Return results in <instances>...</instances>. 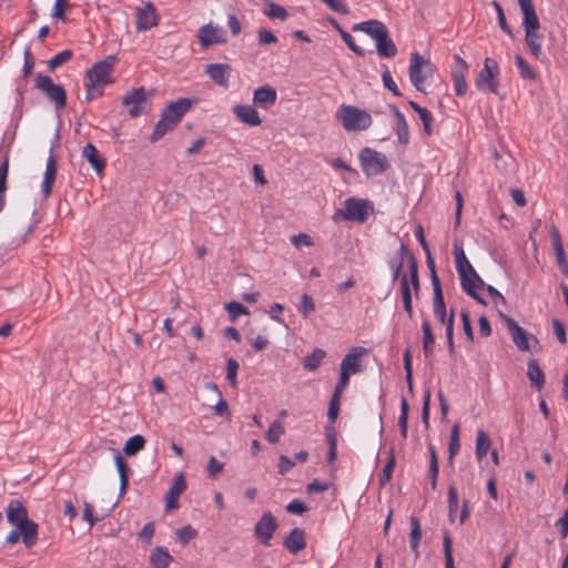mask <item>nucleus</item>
I'll return each mask as SVG.
<instances>
[{"mask_svg": "<svg viewBox=\"0 0 568 568\" xmlns=\"http://www.w3.org/2000/svg\"><path fill=\"white\" fill-rule=\"evenodd\" d=\"M232 68L227 63H210L204 68V73L217 85L227 89L230 85Z\"/></svg>", "mask_w": 568, "mask_h": 568, "instance_id": "18", "label": "nucleus"}, {"mask_svg": "<svg viewBox=\"0 0 568 568\" xmlns=\"http://www.w3.org/2000/svg\"><path fill=\"white\" fill-rule=\"evenodd\" d=\"M423 331V351L426 357L430 356L434 352L435 337L432 332L429 321L424 320L422 323Z\"/></svg>", "mask_w": 568, "mask_h": 568, "instance_id": "35", "label": "nucleus"}, {"mask_svg": "<svg viewBox=\"0 0 568 568\" xmlns=\"http://www.w3.org/2000/svg\"><path fill=\"white\" fill-rule=\"evenodd\" d=\"M284 427L283 425L278 422V420H275L273 422L267 432H266V439L271 443V444H276L278 443L281 436L284 434Z\"/></svg>", "mask_w": 568, "mask_h": 568, "instance_id": "47", "label": "nucleus"}, {"mask_svg": "<svg viewBox=\"0 0 568 568\" xmlns=\"http://www.w3.org/2000/svg\"><path fill=\"white\" fill-rule=\"evenodd\" d=\"M326 353L321 348H315L312 353L307 354L303 359V366L306 371H315L323 359Z\"/></svg>", "mask_w": 568, "mask_h": 568, "instance_id": "36", "label": "nucleus"}, {"mask_svg": "<svg viewBox=\"0 0 568 568\" xmlns=\"http://www.w3.org/2000/svg\"><path fill=\"white\" fill-rule=\"evenodd\" d=\"M186 489L185 477L182 473L174 476V479L165 494V510L170 511L179 507V497Z\"/></svg>", "mask_w": 568, "mask_h": 568, "instance_id": "20", "label": "nucleus"}, {"mask_svg": "<svg viewBox=\"0 0 568 568\" xmlns=\"http://www.w3.org/2000/svg\"><path fill=\"white\" fill-rule=\"evenodd\" d=\"M57 171H58L57 161H55L54 155L52 154V151H50L49 158L47 160L43 181L41 184V192L44 197L50 196V194L52 192V185H53L55 176H57Z\"/></svg>", "mask_w": 568, "mask_h": 568, "instance_id": "22", "label": "nucleus"}, {"mask_svg": "<svg viewBox=\"0 0 568 568\" xmlns=\"http://www.w3.org/2000/svg\"><path fill=\"white\" fill-rule=\"evenodd\" d=\"M135 18V28L139 32L146 31L158 24L156 10L152 2L136 8Z\"/></svg>", "mask_w": 568, "mask_h": 568, "instance_id": "17", "label": "nucleus"}, {"mask_svg": "<svg viewBox=\"0 0 568 568\" xmlns=\"http://www.w3.org/2000/svg\"><path fill=\"white\" fill-rule=\"evenodd\" d=\"M196 534V530L191 525H186L175 531L176 537L183 546L195 538Z\"/></svg>", "mask_w": 568, "mask_h": 568, "instance_id": "53", "label": "nucleus"}, {"mask_svg": "<svg viewBox=\"0 0 568 568\" xmlns=\"http://www.w3.org/2000/svg\"><path fill=\"white\" fill-rule=\"evenodd\" d=\"M460 449V442H459V427L458 425H454L450 430V438H449V445H448V460L450 464L454 462V457Z\"/></svg>", "mask_w": 568, "mask_h": 568, "instance_id": "41", "label": "nucleus"}, {"mask_svg": "<svg viewBox=\"0 0 568 568\" xmlns=\"http://www.w3.org/2000/svg\"><path fill=\"white\" fill-rule=\"evenodd\" d=\"M409 405L405 397L400 400V413L398 417V426L403 438L407 437V423H408Z\"/></svg>", "mask_w": 568, "mask_h": 568, "instance_id": "44", "label": "nucleus"}, {"mask_svg": "<svg viewBox=\"0 0 568 568\" xmlns=\"http://www.w3.org/2000/svg\"><path fill=\"white\" fill-rule=\"evenodd\" d=\"M363 172L366 176H377L384 173L388 166L387 158L375 150L364 148L358 155Z\"/></svg>", "mask_w": 568, "mask_h": 568, "instance_id": "8", "label": "nucleus"}, {"mask_svg": "<svg viewBox=\"0 0 568 568\" xmlns=\"http://www.w3.org/2000/svg\"><path fill=\"white\" fill-rule=\"evenodd\" d=\"M405 260L408 262L410 284L415 291V294L418 295L420 287L417 261L414 254L404 243L400 244L398 251L394 256L390 257L388 262V266L392 271V282L394 283L399 278Z\"/></svg>", "mask_w": 568, "mask_h": 568, "instance_id": "6", "label": "nucleus"}, {"mask_svg": "<svg viewBox=\"0 0 568 568\" xmlns=\"http://www.w3.org/2000/svg\"><path fill=\"white\" fill-rule=\"evenodd\" d=\"M432 64L418 52L410 54L409 79L417 91H424V82L426 73L430 70Z\"/></svg>", "mask_w": 568, "mask_h": 568, "instance_id": "12", "label": "nucleus"}, {"mask_svg": "<svg viewBox=\"0 0 568 568\" xmlns=\"http://www.w3.org/2000/svg\"><path fill=\"white\" fill-rule=\"evenodd\" d=\"M34 85L55 105L58 110L65 106V90L62 85L55 84L49 75L38 74L34 79Z\"/></svg>", "mask_w": 568, "mask_h": 568, "instance_id": "10", "label": "nucleus"}, {"mask_svg": "<svg viewBox=\"0 0 568 568\" xmlns=\"http://www.w3.org/2000/svg\"><path fill=\"white\" fill-rule=\"evenodd\" d=\"M443 548H444V556H445V568H454L452 538L448 534L444 535Z\"/></svg>", "mask_w": 568, "mask_h": 568, "instance_id": "54", "label": "nucleus"}, {"mask_svg": "<svg viewBox=\"0 0 568 568\" xmlns=\"http://www.w3.org/2000/svg\"><path fill=\"white\" fill-rule=\"evenodd\" d=\"M175 128V125L171 124L166 119L160 118V120L156 122L154 130L151 135V141L155 142L163 138L168 132L172 131Z\"/></svg>", "mask_w": 568, "mask_h": 568, "instance_id": "42", "label": "nucleus"}, {"mask_svg": "<svg viewBox=\"0 0 568 568\" xmlns=\"http://www.w3.org/2000/svg\"><path fill=\"white\" fill-rule=\"evenodd\" d=\"M353 31H362L371 37L376 47L377 54L383 59L394 58L398 50L389 37L387 27L379 20L371 19L353 26Z\"/></svg>", "mask_w": 568, "mask_h": 568, "instance_id": "4", "label": "nucleus"}, {"mask_svg": "<svg viewBox=\"0 0 568 568\" xmlns=\"http://www.w3.org/2000/svg\"><path fill=\"white\" fill-rule=\"evenodd\" d=\"M116 58L108 55L105 59L94 63L84 75L85 100L92 101L103 94L104 87L113 83L112 72Z\"/></svg>", "mask_w": 568, "mask_h": 568, "instance_id": "1", "label": "nucleus"}, {"mask_svg": "<svg viewBox=\"0 0 568 568\" xmlns=\"http://www.w3.org/2000/svg\"><path fill=\"white\" fill-rule=\"evenodd\" d=\"M537 30L538 29L525 30V40L531 54L537 60H541L544 58V53L541 51V37L538 34Z\"/></svg>", "mask_w": 568, "mask_h": 568, "instance_id": "30", "label": "nucleus"}, {"mask_svg": "<svg viewBox=\"0 0 568 568\" xmlns=\"http://www.w3.org/2000/svg\"><path fill=\"white\" fill-rule=\"evenodd\" d=\"M122 104L128 106V113L131 118H138L151 110V98L145 88L133 89L122 99Z\"/></svg>", "mask_w": 568, "mask_h": 568, "instance_id": "9", "label": "nucleus"}, {"mask_svg": "<svg viewBox=\"0 0 568 568\" xmlns=\"http://www.w3.org/2000/svg\"><path fill=\"white\" fill-rule=\"evenodd\" d=\"M429 450V478H437L439 473V464H438V457L437 452L434 445H428Z\"/></svg>", "mask_w": 568, "mask_h": 568, "instance_id": "50", "label": "nucleus"}, {"mask_svg": "<svg viewBox=\"0 0 568 568\" xmlns=\"http://www.w3.org/2000/svg\"><path fill=\"white\" fill-rule=\"evenodd\" d=\"M314 311H315L314 300L308 294H303L302 297H301V303L298 305V312L304 317H307Z\"/></svg>", "mask_w": 568, "mask_h": 568, "instance_id": "55", "label": "nucleus"}, {"mask_svg": "<svg viewBox=\"0 0 568 568\" xmlns=\"http://www.w3.org/2000/svg\"><path fill=\"white\" fill-rule=\"evenodd\" d=\"M523 11V26L525 30L539 29L540 23L531 0H518Z\"/></svg>", "mask_w": 568, "mask_h": 568, "instance_id": "24", "label": "nucleus"}, {"mask_svg": "<svg viewBox=\"0 0 568 568\" xmlns=\"http://www.w3.org/2000/svg\"><path fill=\"white\" fill-rule=\"evenodd\" d=\"M491 446L489 436L481 429L477 430L476 434V449L475 455L478 462H481L486 457Z\"/></svg>", "mask_w": 568, "mask_h": 568, "instance_id": "32", "label": "nucleus"}, {"mask_svg": "<svg viewBox=\"0 0 568 568\" xmlns=\"http://www.w3.org/2000/svg\"><path fill=\"white\" fill-rule=\"evenodd\" d=\"M515 64L519 71L520 77L524 80H536L537 73L534 71V69L525 61V59L516 54L515 55Z\"/></svg>", "mask_w": 568, "mask_h": 568, "instance_id": "40", "label": "nucleus"}, {"mask_svg": "<svg viewBox=\"0 0 568 568\" xmlns=\"http://www.w3.org/2000/svg\"><path fill=\"white\" fill-rule=\"evenodd\" d=\"M335 118L347 132L365 131L373 123V119L366 110L351 104L339 105Z\"/></svg>", "mask_w": 568, "mask_h": 568, "instance_id": "5", "label": "nucleus"}, {"mask_svg": "<svg viewBox=\"0 0 568 568\" xmlns=\"http://www.w3.org/2000/svg\"><path fill=\"white\" fill-rule=\"evenodd\" d=\"M192 104L193 101L191 99L180 98L176 101L169 103L162 110L161 116L176 126L184 114L191 109Z\"/></svg>", "mask_w": 568, "mask_h": 568, "instance_id": "14", "label": "nucleus"}, {"mask_svg": "<svg viewBox=\"0 0 568 568\" xmlns=\"http://www.w3.org/2000/svg\"><path fill=\"white\" fill-rule=\"evenodd\" d=\"M173 557L165 547L156 546L150 554V564L153 568H168Z\"/></svg>", "mask_w": 568, "mask_h": 568, "instance_id": "27", "label": "nucleus"}, {"mask_svg": "<svg viewBox=\"0 0 568 568\" xmlns=\"http://www.w3.org/2000/svg\"><path fill=\"white\" fill-rule=\"evenodd\" d=\"M390 109L396 119L395 132L397 140L400 144H407L409 142V129L405 115L395 105H390Z\"/></svg>", "mask_w": 568, "mask_h": 568, "instance_id": "26", "label": "nucleus"}, {"mask_svg": "<svg viewBox=\"0 0 568 568\" xmlns=\"http://www.w3.org/2000/svg\"><path fill=\"white\" fill-rule=\"evenodd\" d=\"M458 493L455 486H449L448 488V516L449 520L453 523L455 520L457 510H458Z\"/></svg>", "mask_w": 568, "mask_h": 568, "instance_id": "45", "label": "nucleus"}, {"mask_svg": "<svg viewBox=\"0 0 568 568\" xmlns=\"http://www.w3.org/2000/svg\"><path fill=\"white\" fill-rule=\"evenodd\" d=\"M6 517L10 525L22 531V542L30 549L38 541L39 526L29 518L28 509L20 499H11L6 508Z\"/></svg>", "mask_w": 568, "mask_h": 568, "instance_id": "2", "label": "nucleus"}, {"mask_svg": "<svg viewBox=\"0 0 568 568\" xmlns=\"http://www.w3.org/2000/svg\"><path fill=\"white\" fill-rule=\"evenodd\" d=\"M69 7V0H55L52 9V18L57 20H64V11Z\"/></svg>", "mask_w": 568, "mask_h": 568, "instance_id": "60", "label": "nucleus"}, {"mask_svg": "<svg viewBox=\"0 0 568 568\" xmlns=\"http://www.w3.org/2000/svg\"><path fill=\"white\" fill-rule=\"evenodd\" d=\"M366 353L367 349L362 346L353 347L342 359L339 371L345 372L349 375H354L362 372L363 367L361 363V357Z\"/></svg>", "mask_w": 568, "mask_h": 568, "instance_id": "19", "label": "nucleus"}, {"mask_svg": "<svg viewBox=\"0 0 568 568\" xmlns=\"http://www.w3.org/2000/svg\"><path fill=\"white\" fill-rule=\"evenodd\" d=\"M114 463L120 476V494L122 495L124 494L129 483L128 465L120 454L114 455Z\"/></svg>", "mask_w": 568, "mask_h": 568, "instance_id": "37", "label": "nucleus"}, {"mask_svg": "<svg viewBox=\"0 0 568 568\" xmlns=\"http://www.w3.org/2000/svg\"><path fill=\"white\" fill-rule=\"evenodd\" d=\"M277 99V92L276 90L265 84L258 89H256L253 93V102L264 109H267L268 106L273 105L276 102Z\"/></svg>", "mask_w": 568, "mask_h": 568, "instance_id": "23", "label": "nucleus"}, {"mask_svg": "<svg viewBox=\"0 0 568 568\" xmlns=\"http://www.w3.org/2000/svg\"><path fill=\"white\" fill-rule=\"evenodd\" d=\"M233 114L239 121L250 126H258L262 121L253 105L250 104H236L232 109Z\"/></svg>", "mask_w": 568, "mask_h": 568, "instance_id": "21", "label": "nucleus"}, {"mask_svg": "<svg viewBox=\"0 0 568 568\" xmlns=\"http://www.w3.org/2000/svg\"><path fill=\"white\" fill-rule=\"evenodd\" d=\"M399 286L400 294L404 303V310L408 314L409 317L413 316V303H412V292H410V277L407 274H400L399 276Z\"/></svg>", "mask_w": 568, "mask_h": 568, "instance_id": "31", "label": "nucleus"}, {"mask_svg": "<svg viewBox=\"0 0 568 568\" xmlns=\"http://www.w3.org/2000/svg\"><path fill=\"white\" fill-rule=\"evenodd\" d=\"M144 444L145 439L142 435H134L126 440L123 452L128 456H133L144 447Z\"/></svg>", "mask_w": 568, "mask_h": 568, "instance_id": "39", "label": "nucleus"}, {"mask_svg": "<svg viewBox=\"0 0 568 568\" xmlns=\"http://www.w3.org/2000/svg\"><path fill=\"white\" fill-rule=\"evenodd\" d=\"M527 377L532 387L537 390H541L545 384V374L535 358L528 362Z\"/></svg>", "mask_w": 568, "mask_h": 568, "instance_id": "28", "label": "nucleus"}, {"mask_svg": "<svg viewBox=\"0 0 568 568\" xmlns=\"http://www.w3.org/2000/svg\"><path fill=\"white\" fill-rule=\"evenodd\" d=\"M426 264H427V267H428L429 273H430V282H432V285H433V291L437 290V287H442L439 277H438L437 272H436V264H435V261H434V258H433V256L430 254V251H428V253H426Z\"/></svg>", "mask_w": 568, "mask_h": 568, "instance_id": "52", "label": "nucleus"}, {"mask_svg": "<svg viewBox=\"0 0 568 568\" xmlns=\"http://www.w3.org/2000/svg\"><path fill=\"white\" fill-rule=\"evenodd\" d=\"M225 308L232 321L237 320L241 315L248 314V310L243 304L235 301L227 303Z\"/></svg>", "mask_w": 568, "mask_h": 568, "instance_id": "49", "label": "nucleus"}, {"mask_svg": "<svg viewBox=\"0 0 568 568\" xmlns=\"http://www.w3.org/2000/svg\"><path fill=\"white\" fill-rule=\"evenodd\" d=\"M237 369H239V363L235 359L230 358L227 361V366H226V378L230 381L231 385H233V386H235L237 383V381H236Z\"/></svg>", "mask_w": 568, "mask_h": 568, "instance_id": "61", "label": "nucleus"}, {"mask_svg": "<svg viewBox=\"0 0 568 568\" xmlns=\"http://www.w3.org/2000/svg\"><path fill=\"white\" fill-rule=\"evenodd\" d=\"M382 80H383L384 87L386 89H388L389 91H392L394 95H396V97L402 95V93H400L399 89L397 88V84L393 80V77L387 67H384V70L382 72Z\"/></svg>", "mask_w": 568, "mask_h": 568, "instance_id": "57", "label": "nucleus"}, {"mask_svg": "<svg viewBox=\"0 0 568 568\" xmlns=\"http://www.w3.org/2000/svg\"><path fill=\"white\" fill-rule=\"evenodd\" d=\"M341 398H342V395L334 394V393L331 397L329 406H328V410H327V416L331 422H335L338 416Z\"/></svg>", "mask_w": 568, "mask_h": 568, "instance_id": "59", "label": "nucleus"}, {"mask_svg": "<svg viewBox=\"0 0 568 568\" xmlns=\"http://www.w3.org/2000/svg\"><path fill=\"white\" fill-rule=\"evenodd\" d=\"M339 36L341 38L343 39V41L345 42V44L356 54L361 55V57H364L365 55V51L364 49H362L361 47H358L356 43H355V40L354 38L352 37L351 33H348L347 31L343 30V29H339Z\"/></svg>", "mask_w": 568, "mask_h": 568, "instance_id": "56", "label": "nucleus"}, {"mask_svg": "<svg viewBox=\"0 0 568 568\" xmlns=\"http://www.w3.org/2000/svg\"><path fill=\"white\" fill-rule=\"evenodd\" d=\"M455 265L460 280L463 291L474 298L477 303L486 305V301L479 295L476 290L483 288L485 282L477 274L470 262L465 255L462 246H454Z\"/></svg>", "mask_w": 568, "mask_h": 568, "instance_id": "3", "label": "nucleus"}, {"mask_svg": "<svg viewBox=\"0 0 568 568\" xmlns=\"http://www.w3.org/2000/svg\"><path fill=\"white\" fill-rule=\"evenodd\" d=\"M258 43L262 45L277 42L275 34L268 29H260L257 32Z\"/></svg>", "mask_w": 568, "mask_h": 568, "instance_id": "62", "label": "nucleus"}, {"mask_svg": "<svg viewBox=\"0 0 568 568\" xmlns=\"http://www.w3.org/2000/svg\"><path fill=\"white\" fill-rule=\"evenodd\" d=\"M284 547L294 555L303 550L306 547L304 530L298 527L292 529L284 539Z\"/></svg>", "mask_w": 568, "mask_h": 568, "instance_id": "25", "label": "nucleus"}, {"mask_svg": "<svg viewBox=\"0 0 568 568\" xmlns=\"http://www.w3.org/2000/svg\"><path fill=\"white\" fill-rule=\"evenodd\" d=\"M434 315L442 324L447 323V313L442 287L434 290Z\"/></svg>", "mask_w": 568, "mask_h": 568, "instance_id": "33", "label": "nucleus"}, {"mask_svg": "<svg viewBox=\"0 0 568 568\" xmlns=\"http://www.w3.org/2000/svg\"><path fill=\"white\" fill-rule=\"evenodd\" d=\"M498 75L499 65L493 58H486L484 61V68L475 80V84L480 91H488L490 93H497L498 91Z\"/></svg>", "mask_w": 568, "mask_h": 568, "instance_id": "11", "label": "nucleus"}, {"mask_svg": "<svg viewBox=\"0 0 568 568\" xmlns=\"http://www.w3.org/2000/svg\"><path fill=\"white\" fill-rule=\"evenodd\" d=\"M395 463H396L395 455H394V450L392 449L389 452L388 460H387L382 474L379 475V483L382 486L386 485L392 479L393 470L395 468Z\"/></svg>", "mask_w": 568, "mask_h": 568, "instance_id": "46", "label": "nucleus"}, {"mask_svg": "<svg viewBox=\"0 0 568 568\" xmlns=\"http://www.w3.org/2000/svg\"><path fill=\"white\" fill-rule=\"evenodd\" d=\"M291 242L295 247L312 246L314 244L312 237L306 233H298L291 237Z\"/></svg>", "mask_w": 568, "mask_h": 568, "instance_id": "63", "label": "nucleus"}, {"mask_svg": "<svg viewBox=\"0 0 568 568\" xmlns=\"http://www.w3.org/2000/svg\"><path fill=\"white\" fill-rule=\"evenodd\" d=\"M555 526L559 528L561 537L566 538L568 535V508L564 511L562 516L556 521Z\"/></svg>", "mask_w": 568, "mask_h": 568, "instance_id": "64", "label": "nucleus"}, {"mask_svg": "<svg viewBox=\"0 0 568 568\" xmlns=\"http://www.w3.org/2000/svg\"><path fill=\"white\" fill-rule=\"evenodd\" d=\"M409 106L418 114L419 120L423 123L424 133L426 135H430L433 133V129H432L433 115H432V113L426 108L420 106L415 101H409Z\"/></svg>", "mask_w": 568, "mask_h": 568, "instance_id": "34", "label": "nucleus"}, {"mask_svg": "<svg viewBox=\"0 0 568 568\" xmlns=\"http://www.w3.org/2000/svg\"><path fill=\"white\" fill-rule=\"evenodd\" d=\"M374 212V205L371 201L359 197H347L344 201V207L337 209L333 214L335 222L355 221L364 223Z\"/></svg>", "mask_w": 568, "mask_h": 568, "instance_id": "7", "label": "nucleus"}, {"mask_svg": "<svg viewBox=\"0 0 568 568\" xmlns=\"http://www.w3.org/2000/svg\"><path fill=\"white\" fill-rule=\"evenodd\" d=\"M493 7L497 13L498 24H499L500 29L504 32H506L510 38H513L514 33L506 21V17H505L503 7L497 1H493Z\"/></svg>", "mask_w": 568, "mask_h": 568, "instance_id": "51", "label": "nucleus"}, {"mask_svg": "<svg viewBox=\"0 0 568 568\" xmlns=\"http://www.w3.org/2000/svg\"><path fill=\"white\" fill-rule=\"evenodd\" d=\"M199 43L203 49L227 41L225 31L212 22L202 26L197 31Z\"/></svg>", "mask_w": 568, "mask_h": 568, "instance_id": "13", "label": "nucleus"}, {"mask_svg": "<svg viewBox=\"0 0 568 568\" xmlns=\"http://www.w3.org/2000/svg\"><path fill=\"white\" fill-rule=\"evenodd\" d=\"M468 72L467 62L459 55H455V65L452 71V78H466Z\"/></svg>", "mask_w": 568, "mask_h": 568, "instance_id": "58", "label": "nucleus"}, {"mask_svg": "<svg viewBox=\"0 0 568 568\" xmlns=\"http://www.w3.org/2000/svg\"><path fill=\"white\" fill-rule=\"evenodd\" d=\"M82 155L97 172H101L105 166L104 159L100 155L98 149L92 143H88L83 148Z\"/></svg>", "mask_w": 568, "mask_h": 568, "instance_id": "29", "label": "nucleus"}, {"mask_svg": "<svg viewBox=\"0 0 568 568\" xmlns=\"http://www.w3.org/2000/svg\"><path fill=\"white\" fill-rule=\"evenodd\" d=\"M267 4V10H265V16H267L270 19H278L281 21H284L288 17V12L285 8L282 6L268 0V2H265Z\"/></svg>", "mask_w": 568, "mask_h": 568, "instance_id": "43", "label": "nucleus"}, {"mask_svg": "<svg viewBox=\"0 0 568 568\" xmlns=\"http://www.w3.org/2000/svg\"><path fill=\"white\" fill-rule=\"evenodd\" d=\"M409 537H410V540H409L410 549L413 551L417 552L419 541L422 538V528H420V523H419L418 518L415 516L410 517V535H409Z\"/></svg>", "mask_w": 568, "mask_h": 568, "instance_id": "38", "label": "nucleus"}, {"mask_svg": "<svg viewBox=\"0 0 568 568\" xmlns=\"http://www.w3.org/2000/svg\"><path fill=\"white\" fill-rule=\"evenodd\" d=\"M277 528L275 517L270 513H264L258 521L255 524L254 534L255 537L261 540L264 546L271 545V539L274 531Z\"/></svg>", "mask_w": 568, "mask_h": 568, "instance_id": "15", "label": "nucleus"}, {"mask_svg": "<svg viewBox=\"0 0 568 568\" xmlns=\"http://www.w3.org/2000/svg\"><path fill=\"white\" fill-rule=\"evenodd\" d=\"M500 316L506 323L508 333L514 344L518 347V349L523 352L530 351L529 336L527 332L521 326H519L518 323L510 316L505 314H500Z\"/></svg>", "mask_w": 568, "mask_h": 568, "instance_id": "16", "label": "nucleus"}, {"mask_svg": "<svg viewBox=\"0 0 568 568\" xmlns=\"http://www.w3.org/2000/svg\"><path fill=\"white\" fill-rule=\"evenodd\" d=\"M72 55H73V53L71 50H63V51L57 53L55 55H53L48 61V68L50 70H54L58 67H60L61 64H63L64 62L69 61L72 58Z\"/></svg>", "mask_w": 568, "mask_h": 568, "instance_id": "48", "label": "nucleus"}]
</instances>
